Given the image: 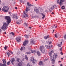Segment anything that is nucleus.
<instances>
[{"mask_svg":"<svg viewBox=\"0 0 66 66\" xmlns=\"http://www.w3.org/2000/svg\"><path fill=\"white\" fill-rule=\"evenodd\" d=\"M6 20H7V24L6 23H3V25L1 29L3 30H6L7 29V27L8 25L9 24V23L11 22V18L9 16H6L5 18Z\"/></svg>","mask_w":66,"mask_h":66,"instance_id":"1","label":"nucleus"},{"mask_svg":"<svg viewBox=\"0 0 66 66\" xmlns=\"http://www.w3.org/2000/svg\"><path fill=\"white\" fill-rule=\"evenodd\" d=\"M57 55L55 53L53 56H52L50 57V59L51 60L53 64H54V63H55V60H56V58L57 57Z\"/></svg>","mask_w":66,"mask_h":66,"instance_id":"2","label":"nucleus"},{"mask_svg":"<svg viewBox=\"0 0 66 66\" xmlns=\"http://www.w3.org/2000/svg\"><path fill=\"white\" fill-rule=\"evenodd\" d=\"M2 11H3L4 12L7 13L9 10V7L6 6H4L2 9Z\"/></svg>","mask_w":66,"mask_h":66,"instance_id":"3","label":"nucleus"},{"mask_svg":"<svg viewBox=\"0 0 66 66\" xmlns=\"http://www.w3.org/2000/svg\"><path fill=\"white\" fill-rule=\"evenodd\" d=\"M30 61L32 62L33 64H36V62L37 61L36 60V59H34L33 57H31L30 59Z\"/></svg>","mask_w":66,"mask_h":66,"instance_id":"4","label":"nucleus"},{"mask_svg":"<svg viewBox=\"0 0 66 66\" xmlns=\"http://www.w3.org/2000/svg\"><path fill=\"white\" fill-rule=\"evenodd\" d=\"M55 7H56V5H54L52 6V7L51 8L49 9V10L50 12H52V10L54 9Z\"/></svg>","mask_w":66,"mask_h":66,"instance_id":"5","label":"nucleus"},{"mask_svg":"<svg viewBox=\"0 0 66 66\" xmlns=\"http://www.w3.org/2000/svg\"><path fill=\"white\" fill-rule=\"evenodd\" d=\"M16 40L19 43L21 41V37H17L16 38Z\"/></svg>","mask_w":66,"mask_h":66,"instance_id":"6","label":"nucleus"},{"mask_svg":"<svg viewBox=\"0 0 66 66\" xmlns=\"http://www.w3.org/2000/svg\"><path fill=\"white\" fill-rule=\"evenodd\" d=\"M12 18H15L16 19H18V17H17V15L13 14L12 15Z\"/></svg>","mask_w":66,"mask_h":66,"instance_id":"7","label":"nucleus"},{"mask_svg":"<svg viewBox=\"0 0 66 66\" xmlns=\"http://www.w3.org/2000/svg\"><path fill=\"white\" fill-rule=\"evenodd\" d=\"M28 40H26L23 43V45L24 46H26L28 44Z\"/></svg>","mask_w":66,"mask_h":66,"instance_id":"8","label":"nucleus"},{"mask_svg":"<svg viewBox=\"0 0 66 66\" xmlns=\"http://www.w3.org/2000/svg\"><path fill=\"white\" fill-rule=\"evenodd\" d=\"M40 51H42L43 50V49H44L45 47L44 46H40Z\"/></svg>","mask_w":66,"mask_h":66,"instance_id":"9","label":"nucleus"},{"mask_svg":"<svg viewBox=\"0 0 66 66\" xmlns=\"http://www.w3.org/2000/svg\"><path fill=\"white\" fill-rule=\"evenodd\" d=\"M30 43L32 44H34V45H35V42L33 40H30Z\"/></svg>","mask_w":66,"mask_h":66,"instance_id":"10","label":"nucleus"},{"mask_svg":"<svg viewBox=\"0 0 66 66\" xmlns=\"http://www.w3.org/2000/svg\"><path fill=\"white\" fill-rule=\"evenodd\" d=\"M57 25L56 24H54V26H52V29H54V28L56 29V28H57Z\"/></svg>","mask_w":66,"mask_h":66,"instance_id":"11","label":"nucleus"},{"mask_svg":"<svg viewBox=\"0 0 66 66\" xmlns=\"http://www.w3.org/2000/svg\"><path fill=\"white\" fill-rule=\"evenodd\" d=\"M34 11H35V12H36L37 14H38V13H39V11L38 10L37 8H36L34 9Z\"/></svg>","mask_w":66,"mask_h":66,"instance_id":"12","label":"nucleus"},{"mask_svg":"<svg viewBox=\"0 0 66 66\" xmlns=\"http://www.w3.org/2000/svg\"><path fill=\"white\" fill-rule=\"evenodd\" d=\"M24 14H25V15H24V18H26V17H28V16L27 15V14L26 13V12H23Z\"/></svg>","mask_w":66,"mask_h":66,"instance_id":"13","label":"nucleus"},{"mask_svg":"<svg viewBox=\"0 0 66 66\" xmlns=\"http://www.w3.org/2000/svg\"><path fill=\"white\" fill-rule=\"evenodd\" d=\"M30 11V9H29V8L28 7H27L26 9V13H28V11Z\"/></svg>","mask_w":66,"mask_h":66,"instance_id":"14","label":"nucleus"},{"mask_svg":"<svg viewBox=\"0 0 66 66\" xmlns=\"http://www.w3.org/2000/svg\"><path fill=\"white\" fill-rule=\"evenodd\" d=\"M53 53V51H51V52H50L49 55L51 57L52 56H51V54H52Z\"/></svg>","mask_w":66,"mask_h":66,"instance_id":"15","label":"nucleus"},{"mask_svg":"<svg viewBox=\"0 0 66 66\" xmlns=\"http://www.w3.org/2000/svg\"><path fill=\"white\" fill-rule=\"evenodd\" d=\"M22 64V62H21L20 63H19L18 65V66H21Z\"/></svg>","mask_w":66,"mask_h":66,"instance_id":"16","label":"nucleus"},{"mask_svg":"<svg viewBox=\"0 0 66 66\" xmlns=\"http://www.w3.org/2000/svg\"><path fill=\"white\" fill-rule=\"evenodd\" d=\"M39 65H43V62L42 61H40L39 63Z\"/></svg>","mask_w":66,"mask_h":66,"instance_id":"17","label":"nucleus"},{"mask_svg":"<svg viewBox=\"0 0 66 66\" xmlns=\"http://www.w3.org/2000/svg\"><path fill=\"white\" fill-rule=\"evenodd\" d=\"M27 5L29 6H32V5L29 3V2H27Z\"/></svg>","mask_w":66,"mask_h":66,"instance_id":"18","label":"nucleus"},{"mask_svg":"<svg viewBox=\"0 0 66 66\" xmlns=\"http://www.w3.org/2000/svg\"><path fill=\"white\" fill-rule=\"evenodd\" d=\"M57 2L58 4L60 5L62 4V3H60V0H57Z\"/></svg>","mask_w":66,"mask_h":66,"instance_id":"19","label":"nucleus"},{"mask_svg":"<svg viewBox=\"0 0 66 66\" xmlns=\"http://www.w3.org/2000/svg\"><path fill=\"white\" fill-rule=\"evenodd\" d=\"M45 46L47 49H49L50 48V45H45Z\"/></svg>","mask_w":66,"mask_h":66,"instance_id":"20","label":"nucleus"},{"mask_svg":"<svg viewBox=\"0 0 66 66\" xmlns=\"http://www.w3.org/2000/svg\"><path fill=\"white\" fill-rule=\"evenodd\" d=\"M64 2H65V0H60V3H61V5H62V3Z\"/></svg>","mask_w":66,"mask_h":66,"instance_id":"21","label":"nucleus"},{"mask_svg":"<svg viewBox=\"0 0 66 66\" xmlns=\"http://www.w3.org/2000/svg\"><path fill=\"white\" fill-rule=\"evenodd\" d=\"M0 66H6V65L5 64H2L0 63Z\"/></svg>","mask_w":66,"mask_h":66,"instance_id":"22","label":"nucleus"},{"mask_svg":"<svg viewBox=\"0 0 66 66\" xmlns=\"http://www.w3.org/2000/svg\"><path fill=\"white\" fill-rule=\"evenodd\" d=\"M23 50H24V49H25V47H21L20 50L21 51H22V50H23Z\"/></svg>","mask_w":66,"mask_h":66,"instance_id":"23","label":"nucleus"},{"mask_svg":"<svg viewBox=\"0 0 66 66\" xmlns=\"http://www.w3.org/2000/svg\"><path fill=\"white\" fill-rule=\"evenodd\" d=\"M15 59L14 58H13L11 60V62H14V61H15Z\"/></svg>","mask_w":66,"mask_h":66,"instance_id":"24","label":"nucleus"},{"mask_svg":"<svg viewBox=\"0 0 66 66\" xmlns=\"http://www.w3.org/2000/svg\"><path fill=\"white\" fill-rule=\"evenodd\" d=\"M49 38V35H48L47 36H44V39H47V38Z\"/></svg>","mask_w":66,"mask_h":66,"instance_id":"25","label":"nucleus"},{"mask_svg":"<svg viewBox=\"0 0 66 66\" xmlns=\"http://www.w3.org/2000/svg\"><path fill=\"white\" fill-rule=\"evenodd\" d=\"M31 53H36V50H32L31 51Z\"/></svg>","mask_w":66,"mask_h":66,"instance_id":"26","label":"nucleus"},{"mask_svg":"<svg viewBox=\"0 0 66 66\" xmlns=\"http://www.w3.org/2000/svg\"><path fill=\"white\" fill-rule=\"evenodd\" d=\"M2 61H3V64H6V62L5 61V60H4V59H3Z\"/></svg>","mask_w":66,"mask_h":66,"instance_id":"27","label":"nucleus"},{"mask_svg":"<svg viewBox=\"0 0 66 66\" xmlns=\"http://www.w3.org/2000/svg\"><path fill=\"white\" fill-rule=\"evenodd\" d=\"M61 9H62V10H64V9H65V6H62L61 7Z\"/></svg>","mask_w":66,"mask_h":66,"instance_id":"28","label":"nucleus"},{"mask_svg":"<svg viewBox=\"0 0 66 66\" xmlns=\"http://www.w3.org/2000/svg\"><path fill=\"white\" fill-rule=\"evenodd\" d=\"M37 53L38 55H40V53L39 51H37Z\"/></svg>","mask_w":66,"mask_h":66,"instance_id":"29","label":"nucleus"},{"mask_svg":"<svg viewBox=\"0 0 66 66\" xmlns=\"http://www.w3.org/2000/svg\"><path fill=\"white\" fill-rule=\"evenodd\" d=\"M7 53L8 56V57H9V56H10V52H7Z\"/></svg>","mask_w":66,"mask_h":66,"instance_id":"30","label":"nucleus"},{"mask_svg":"<svg viewBox=\"0 0 66 66\" xmlns=\"http://www.w3.org/2000/svg\"><path fill=\"white\" fill-rule=\"evenodd\" d=\"M25 57L26 59L27 60H28V56H27V55H25Z\"/></svg>","mask_w":66,"mask_h":66,"instance_id":"31","label":"nucleus"},{"mask_svg":"<svg viewBox=\"0 0 66 66\" xmlns=\"http://www.w3.org/2000/svg\"><path fill=\"white\" fill-rule=\"evenodd\" d=\"M10 34H12L13 36H14V35H15V34H14V33L13 32H11Z\"/></svg>","mask_w":66,"mask_h":66,"instance_id":"32","label":"nucleus"},{"mask_svg":"<svg viewBox=\"0 0 66 66\" xmlns=\"http://www.w3.org/2000/svg\"><path fill=\"white\" fill-rule=\"evenodd\" d=\"M4 49L5 50H6V49H7V46H5L4 47Z\"/></svg>","mask_w":66,"mask_h":66,"instance_id":"33","label":"nucleus"},{"mask_svg":"<svg viewBox=\"0 0 66 66\" xmlns=\"http://www.w3.org/2000/svg\"><path fill=\"white\" fill-rule=\"evenodd\" d=\"M27 54H30L31 53L30 52H26Z\"/></svg>","mask_w":66,"mask_h":66,"instance_id":"34","label":"nucleus"},{"mask_svg":"<svg viewBox=\"0 0 66 66\" xmlns=\"http://www.w3.org/2000/svg\"><path fill=\"white\" fill-rule=\"evenodd\" d=\"M8 51L9 52H10V53H11V54H13V52H12V51Z\"/></svg>","mask_w":66,"mask_h":66,"instance_id":"35","label":"nucleus"},{"mask_svg":"<svg viewBox=\"0 0 66 66\" xmlns=\"http://www.w3.org/2000/svg\"><path fill=\"white\" fill-rule=\"evenodd\" d=\"M57 35H58V34H56L55 35V36L56 38H57Z\"/></svg>","mask_w":66,"mask_h":66,"instance_id":"36","label":"nucleus"},{"mask_svg":"<svg viewBox=\"0 0 66 66\" xmlns=\"http://www.w3.org/2000/svg\"><path fill=\"white\" fill-rule=\"evenodd\" d=\"M64 38L65 39H66V33L65 34V35H64Z\"/></svg>","mask_w":66,"mask_h":66,"instance_id":"37","label":"nucleus"},{"mask_svg":"<svg viewBox=\"0 0 66 66\" xmlns=\"http://www.w3.org/2000/svg\"><path fill=\"white\" fill-rule=\"evenodd\" d=\"M47 43H48L49 44H51L52 43V42H49L47 41Z\"/></svg>","mask_w":66,"mask_h":66,"instance_id":"38","label":"nucleus"},{"mask_svg":"<svg viewBox=\"0 0 66 66\" xmlns=\"http://www.w3.org/2000/svg\"><path fill=\"white\" fill-rule=\"evenodd\" d=\"M42 51V53H45V50H43Z\"/></svg>","mask_w":66,"mask_h":66,"instance_id":"39","label":"nucleus"},{"mask_svg":"<svg viewBox=\"0 0 66 66\" xmlns=\"http://www.w3.org/2000/svg\"><path fill=\"white\" fill-rule=\"evenodd\" d=\"M20 60V59H19V58H17L16 59V61H17V62H19V60Z\"/></svg>","mask_w":66,"mask_h":66,"instance_id":"40","label":"nucleus"},{"mask_svg":"<svg viewBox=\"0 0 66 66\" xmlns=\"http://www.w3.org/2000/svg\"><path fill=\"white\" fill-rule=\"evenodd\" d=\"M25 37H26V38H29L28 36L27 35H25Z\"/></svg>","mask_w":66,"mask_h":66,"instance_id":"41","label":"nucleus"},{"mask_svg":"<svg viewBox=\"0 0 66 66\" xmlns=\"http://www.w3.org/2000/svg\"><path fill=\"white\" fill-rule=\"evenodd\" d=\"M42 16H44V17H45V14L43 13H42Z\"/></svg>","mask_w":66,"mask_h":66,"instance_id":"42","label":"nucleus"},{"mask_svg":"<svg viewBox=\"0 0 66 66\" xmlns=\"http://www.w3.org/2000/svg\"><path fill=\"white\" fill-rule=\"evenodd\" d=\"M62 46V45L61 44H58V46L59 47H61Z\"/></svg>","mask_w":66,"mask_h":66,"instance_id":"43","label":"nucleus"},{"mask_svg":"<svg viewBox=\"0 0 66 66\" xmlns=\"http://www.w3.org/2000/svg\"><path fill=\"white\" fill-rule=\"evenodd\" d=\"M20 53V51H18L17 53V54H19Z\"/></svg>","mask_w":66,"mask_h":66,"instance_id":"44","label":"nucleus"},{"mask_svg":"<svg viewBox=\"0 0 66 66\" xmlns=\"http://www.w3.org/2000/svg\"><path fill=\"white\" fill-rule=\"evenodd\" d=\"M10 61H8L7 62V65H10Z\"/></svg>","mask_w":66,"mask_h":66,"instance_id":"45","label":"nucleus"},{"mask_svg":"<svg viewBox=\"0 0 66 66\" xmlns=\"http://www.w3.org/2000/svg\"><path fill=\"white\" fill-rule=\"evenodd\" d=\"M40 12H43V9H40Z\"/></svg>","mask_w":66,"mask_h":66,"instance_id":"46","label":"nucleus"},{"mask_svg":"<svg viewBox=\"0 0 66 66\" xmlns=\"http://www.w3.org/2000/svg\"><path fill=\"white\" fill-rule=\"evenodd\" d=\"M16 23H17V24H20V23H19V22H16Z\"/></svg>","mask_w":66,"mask_h":66,"instance_id":"47","label":"nucleus"},{"mask_svg":"<svg viewBox=\"0 0 66 66\" xmlns=\"http://www.w3.org/2000/svg\"><path fill=\"white\" fill-rule=\"evenodd\" d=\"M60 50L61 51H62V48H61L60 49Z\"/></svg>","mask_w":66,"mask_h":66,"instance_id":"48","label":"nucleus"},{"mask_svg":"<svg viewBox=\"0 0 66 66\" xmlns=\"http://www.w3.org/2000/svg\"><path fill=\"white\" fill-rule=\"evenodd\" d=\"M29 51H31V47L29 48Z\"/></svg>","mask_w":66,"mask_h":66,"instance_id":"49","label":"nucleus"},{"mask_svg":"<svg viewBox=\"0 0 66 66\" xmlns=\"http://www.w3.org/2000/svg\"><path fill=\"white\" fill-rule=\"evenodd\" d=\"M24 23L26 25V26H28V25H27V24L25 22Z\"/></svg>","mask_w":66,"mask_h":66,"instance_id":"50","label":"nucleus"},{"mask_svg":"<svg viewBox=\"0 0 66 66\" xmlns=\"http://www.w3.org/2000/svg\"><path fill=\"white\" fill-rule=\"evenodd\" d=\"M29 62H28V64H27V66H32L31 65H30L29 64H28V63H29Z\"/></svg>","mask_w":66,"mask_h":66,"instance_id":"51","label":"nucleus"},{"mask_svg":"<svg viewBox=\"0 0 66 66\" xmlns=\"http://www.w3.org/2000/svg\"><path fill=\"white\" fill-rule=\"evenodd\" d=\"M20 2H22L23 1V0H19Z\"/></svg>","mask_w":66,"mask_h":66,"instance_id":"52","label":"nucleus"},{"mask_svg":"<svg viewBox=\"0 0 66 66\" xmlns=\"http://www.w3.org/2000/svg\"><path fill=\"white\" fill-rule=\"evenodd\" d=\"M43 61L44 62H46V61H47V60H44Z\"/></svg>","mask_w":66,"mask_h":66,"instance_id":"53","label":"nucleus"},{"mask_svg":"<svg viewBox=\"0 0 66 66\" xmlns=\"http://www.w3.org/2000/svg\"><path fill=\"white\" fill-rule=\"evenodd\" d=\"M61 55H63V53H62V52H61Z\"/></svg>","mask_w":66,"mask_h":66,"instance_id":"54","label":"nucleus"},{"mask_svg":"<svg viewBox=\"0 0 66 66\" xmlns=\"http://www.w3.org/2000/svg\"><path fill=\"white\" fill-rule=\"evenodd\" d=\"M2 32V30H1V29H0V33H1Z\"/></svg>","mask_w":66,"mask_h":66,"instance_id":"55","label":"nucleus"},{"mask_svg":"<svg viewBox=\"0 0 66 66\" xmlns=\"http://www.w3.org/2000/svg\"><path fill=\"white\" fill-rule=\"evenodd\" d=\"M11 63L12 64V65H14V63H13V62H11Z\"/></svg>","mask_w":66,"mask_h":66,"instance_id":"56","label":"nucleus"},{"mask_svg":"<svg viewBox=\"0 0 66 66\" xmlns=\"http://www.w3.org/2000/svg\"><path fill=\"white\" fill-rule=\"evenodd\" d=\"M44 17H45V16H43L42 17V18L43 19H44Z\"/></svg>","mask_w":66,"mask_h":66,"instance_id":"57","label":"nucleus"},{"mask_svg":"<svg viewBox=\"0 0 66 66\" xmlns=\"http://www.w3.org/2000/svg\"><path fill=\"white\" fill-rule=\"evenodd\" d=\"M15 9H16V10H17V7H15Z\"/></svg>","mask_w":66,"mask_h":66,"instance_id":"58","label":"nucleus"},{"mask_svg":"<svg viewBox=\"0 0 66 66\" xmlns=\"http://www.w3.org/2000/svg\"><path fill=\"white\" fill-rule=\"evenodd\" d=\"M36 17H37V16H34V18H36Z\"/></svg>","mask_w":66,"mask_h":66,"instance_id":"59","label":"nucleus"},{"mask_svg":"<svg viewBox=\"0 0 66 66\" xmlns=\"http://www.w3.org/2000/svg\"><path fill=\"white\" fill-rule=\"evenodd\" d=\"M60 66H63L62 65V64H60Z\"/></svg>","mask_w":66,"mask_h":66,"instance_id":"60","label":"nucleus"},{"mask_svg":"<svg viewBox=\"0 0 66 66\" xmlns=\"http://www.w3.org/2000/svg\"><path fill=\"white\" fill-rule=\"evenodd\" d=\"M60 44H61V45H62V42H60Z\"/></svg>","mask_w":66,"mask_h":66,"instance_id":"61","label":"nucleus"},{"mask_svg":"<svg viewBox=\"0 0 66 66\" xmlns=\"http://www.w3.org/2000/svg\"><path fill=\"white\" fill-rule=\"evenodd\" d=\"M59 63H61V61H59Z\"/></svg>","mask_w":66,"mask_h":66,"instance_id":"62","label":"nucleus"},{"mask_svg":"<svg viewBox=\"0 0 66 66\" xmlns=\"http://www.w3.org/2000/svg\"><path fill=\"white\" fill-rule=\"evenodd\" d=\"M9 13L10 14V15H11V13L9 12Z\"/></svg>","mask_w":66,"mask_h":66,"instance_id":"63","label":"nucleus"},{"mask_svg":"<svg viewBox=\"0 0 66 66\" xmlns=\"http://www.w3.org/2000/svg\"><path fill=\"white\" fill-rule=\"evenodd\" d=\"M29 28L30 29H31V27H29Z\"/></svg>","mask_w":66,"mask_h":66,"instance_id":"64","label":"nucleus"}]
</instances>
